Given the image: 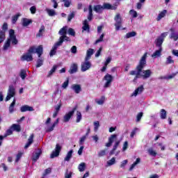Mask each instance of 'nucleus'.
<instances>
[{
    "instance_id": "7",
    "label": "nucleus",
    "mask_w": 178,
    "mask_h": 178,
    "mask_svg": "<svg viewBox=\"0 0 178 178\" xmlns=\"http://www.w3.org/2000/svg\"><path fill=\"white\" fill-rule=\"evenodd\" d=\"M104 80L106 81L104 86V88H109V86L112 84V81H113V76L109 74H106L104 77Z\"/></svg>"
},
{
    "instance_id": "56",
    "label": "nucleus",
    "mask_w": 178,
    "mask_h": 178,
    "mask_svg": "<svg viewBox=\"0 0 178 178\" xmlns=\"http://www.w3.org/2000/svg\"><path fill=\"white\" fill-rule=\"evenodd\" d=\"M116 137H118V135H116V134L111 135L108 138V142L111 143V144H113V141H114L115 138H116Z\"/></svg>"
},
{
    "instance_id": "21",
    "label": "nucleus",
    "mask_w": 178,
    "mask_h": 178,
    "mask_svg": "<svg viewBox=\"0 0 178 178\" xmlns=\"http://www.w3.org/2000/svg\"><path fill=\"white\" fill-rule=\"evenodd\" d=\"M42 154V151H41L40 149H38V152L33 154L32 156L33 161H34L35 162H37V161H38Z\"/></svg>"
},
{
    "instance_id": "30",
    "label": "nucleus",
    "mask_w": 178,
    "mask_h": 178,
    "mask_svg": "<svg viewBox=\"0 0 178 178\" xmlns=\"http://www.w3.org/2000/svg\"><path fill=\"white\" fill-rule=\"evenodd\" d=\"M93 10H95L96 13H102V10H104V8L101 5H96L94 6Z\"/></svg>"
},
{
    "instance_id": "48",
    "label": "nucleus",
    "mask_w": 178,
    "mask_h": 178,
    "mask_svg": "<svg viewBox=\"0 0 178 178\" xmlns=\"http://www.w3.org/2000/svg\"><path fill=\"white\" fill-rule=\"evenodd\" d=\"M116 163V159L113 157L111 160L107 161L108 166H112V165H115Z\"/></svg>"
},
{
    "instance_id": "36",
    "label": "nucleus",
    "mask_w": 178,
    "mask_h": 178,
    "mask_svg": "<svg viewBox=\"0 0 178 178\" xmlns=\"http://www.w3.org/2000/svg\"><path fill=\"white\" fill-rule=\"evenodd\" d=\"M31 23H32L31 19H26V18H24L22 19V26L24 27H27V26H29V24H31Z\"/></svg>"
},
{
    "instance_id": "34",
    "label": "nucleus",
    "mask_w": 178,
    "mask_h": 178,
    "mask_svg": "<svg viewBox=\"0 0 178 178\" xmlns=\"http://www.w3.org/2000/svg\"><path fill=\"white\" fill-rule=\"evenodd\" d=\"M147 152H148V154H149V155H150L151 156H156V155H157V152H156V151H155L154 149V148L153 147H149L148 149H147Z\"/></svg>"
},
{
    "instance_id": "19",
    "label": "nucleus",
    "mask_w": 178,
    "mask_h": 178,
    "mask_svg": "<svg viewBox=\"0 0 178 178\" xmlns=\"http://www.w3.org/2000/svg\"><path fill=\"white\" fill-rule=\"evenodd\" d=\"M82 31H86L87 33H90V25L88 24V21L85 19L83 22Z\"/></svg>"
},
{
    "instance_id": "49",
    "label": "nucleus",
    "mask_w": 178,
    "mask_h": 178,
    "mask_svg": "<svg viewBox=\"0 0 178 178\" xmlns=\"http://www.w3.org/2000/svg\"><path fill=\"white\" fill-rule=\"evenodd\" d=\"M105 37V33H102L99 38L97 39L95 42V44L97 45V44H99V42H103L104 41V38Z\"/></svg>"
},
{
    "instance_id": "45",
    "label": "nucleus",
    "mask_w": 178,
    "mask_h": 178,
    "mask_svg": "<svg viewBox=\"0 0 178 178\" xmlns=\"http://www.w3.org/2000/svg\"><path fill=\"white\" fill-rule=\"evenodd\" d=\"M57 69H58V65H54L52 69L49 72V74L47 77H49V76H52V74L55 73Z\"/></svg>"
},
{
    "instance_id": "39",
    "label": "nucleus",
    "mask_w": 178,
    "mask_h": 178,
    "mask_svg": "<svg viewBox=\"0 0 178 178\" xmlns=\"http://www.w3.org/2000/svg\"><path fill=\"white\" fill-rule=\"evenodd\" d=\"M137 35V33L135 31L129 32L126 34L125 38H131V37H136Z\"/></svg>"
},
{
    "instance_id": "18",
    "label": "nucleus",
    "mask_w": 178,
    "mask_h": 178,
    "mask_svg": "<svg viewBox=\"0 0 178 178\" xmlns=\"http://www.w3.org/2000/svg\"><path fill=\"white\" fill-rule=\"evenodd\" d=\"M33 143H34V134H31V136L28 138V142L26 143L24 149H27V148H29V147H30V145H31Z\"/></svg>"
},
{
    "instance_id": "5",
    "label": "nucleus",
    "mask_w": 178,
    "mask_h": 178,
    "mask_svg": "<svg viewBox=\"0 0 178 178\" xmlns=\"http://www.w3.org/2000/svg\"><path fill=\"white\" fill-rule=\"evenodd\" d=\"M168 35V32H165L161 34V35L157 38L155 40L156 47L158 48H162V44H163V41L165 40V37Z\"/></svg>"
},
{
    "instance_id": "4",
    "label": "nucleus",
    "mask_w": 178,
    "mask_h": 178,
    "mask_svg": "<svg viewBox=\"0 0 178 178\" xmlns=\"http://www.w3.org/2000/svg\"><path fill=\"white\" fill-rule=\"evenodd\" d=\"M16 95V88H15V86L13 85H10L8 87V94L6 97V102H8V101H10L11 98H13Z\"/></svg>"
},
{
    "instance_id": "64",
    "label": "nucleus",
    "mask_w": 178,
    "mask_h": 178,
    "mask_svg": "<svg viewBox=\"0 0 178 178\" xmlns=\"http://www.w3.org/2000/svg\"><path fill=\"white\" fill-rule=\"evenodd\" d=\"M75 14L74 12L71 13L67 17L68 22H72V19L74 18Z\"/></svg>"
},
{
    "instance_id": "16",
    "label": "nucleus",
    "mask_w": 178,
    "mask_h": 178,
    "mask_svg": "<svg viewBox=\"0 0 178 178\" xmlns=\"http://www.w3.org/2000/svg\"><path fill=\"white\" fill-rule=\"evenodd\" d=\"M170 31H171L170 38H171V40H174L175 41H177L178 40V32H176V31H175V29L173 28H171L170 29Z\"/></svg>"
},
{
    "instance_id": "59",
    "label": "nucleus",
    "mask_w": 178,
    "mask_h": 178,
    "mask_svg": "<svg viewBox=\"0 0 178 178\" xmlns=\"http://www.w3.org/2000/svg\"><path fill=\"white\" fill-rule=\"evenodd\" d=\"M94 126H95V128H94L95 131H98V129H99V121H95L94 122Z\"/></svg>"
},
{
    "instance_id": "27",
    "label": "nucleus",
    "mask_w": 178,
    "mask_h": 178,
    "mask_svg": "<svg viewBox=\"0 0 178 178\" xmlns=\"http://www.w3.org/2000/svg\"><path fill=\"white\" fill-rule=\"evenodd\" d=\"M15 105H16V98H14L13 102L10 104V106L8 108L10 113H13V112H15Z\"/></svg>"
},
{
    "instance_id": "24",
    "label": "nucleus",
    "mask_w": 178,
    "mask_h": 178,
    "mask_svg": "<svg viewBox=\"0 0 178 178\" xmlns=\"http://www.w3.org/2000/svg\"><path fill=\"white\" fill-rule=\"evenodd\" d=\"M72 156H73V149H71L67 153V155L64 159L65 162H70Z\"/></svg>"
},
{
    "instance_id": "51",
    "label": "nucleus",
    "mask_w": 178,
    "mask_h": 178,
    "mask_svg": "<svg viewBox=\"0 0 178 178\" xmlns=\"http://www.w3.org/2000/svg\"><path fill=\"white\" fill-rule=\"evenodd\" d=\"M106 151H108V149H104L103 150H101L99 153H98V156L99 158H101V156H105V155H106Z\"/></svg>"
},
{
    "instance_id": "37",
    "label": "nucleus",
    "mask_w": 178,
    "mask_h": 178,
    "mask_svg": "<svg viewBox=\"0 0 178 178\" xmlns=\"http://www.w3.org/2000/svg\"><path fill=\"white\" fill-rule=\"evenodd\" d=\"M11 129L13 130H14L15 131H21V129H20V125L19 124H13L12 126H11Z\"/></svg>"
},
{
    "instance_id": "20",
    "label": "nucleus",
    "mask_w": 178,
    "mask_h": 178,
    "mask_svg": "<svg viewBox=\"0 0 178 178\" xmlns=\"http://www.w3.org/2000/svg\"><path fill=\"white\" fill-rule=\"evenodd\" d=\"M143 91H144V86H140L134 90L131 95V97H137V95H138V94H141Z\"/></svg>"
},
{
    "instance_id": "10",
    "label": "nucleus",
    "mask_w": 178,
    "mask_h": 178,
    "mask_svg": "<svg viewBox=\"0 0 178 178\" xmlns=\"http://www.w3.org/2000/svg\"><path fill=\"white\" fill-rule=\"evenodd\" d=\"M60 151H62V146L59 145V144H56L54 151H53L50 155V158L51 159H54V158H56L59 156V154H60Z\"/></svg>"
},
{
    "instance_id": "55",
    "label": "nucleus",
    "mask_w": 178,
    "mask_h": 178,
    "mask_svg": "<svg viewBox=\"0 0 178 178\" xmlns=\"http://www.w3.org/2000/svg\"><path fill=\"white\" fill-rule=\"evenodd\" d=\"M61 106H62V101L60 100L58 104L55 106V111L59 112V111H60Z\"/></svg>"
},
{
    "instance_id": "12",
    "label": "nucleus",
    "mask_w": 178,
    "mask_h": 178,
    "mask_svg": "<svg viewBox=\"0 0 178 178\" xmlns=\"http://www.w3.org/2000/svg\"><path fill=\"white\" fill-rule=\"evenodd\" d=\"M141 72L142 74H140V76L143 79V80L149 79L152 74V71H151V70H142Z\"/></svg>"
},
{
    "instance_id": "13",
    "label": "nucleus",
    "mask_w": 178,
    "mask_h": 178,
    "mask_svg": "<svg viewBox=\"0 0 178 178\" xmlns=\"http://www.w3.org/2000/svg\"><path fill=\"white\" fill-rule=\"evenodd\" d=\"M62 40L60 39V41H58L54 44V45L52 47V49L51 50L49 55L50 56H54V55H56V49H58V47H60L62 45Z\"/></svg>"
},
{
    "instance_id": "61",
    "label": "nucleus",
    "mask_w": 178,
    "mask_h": 178,
    "mask_svg": "<svg viewBox=\"0 0 178 178\" xmlns=\"http://www.w3.org/2000/svg\"><path fill=\"white\" fill-rule=\"evenodd\" d=\"M129 161L127 160H124L122 161L120 167L122 168V169H124V167L126 166V165H127Z\"/></svg>"
},
{
    "instance_id": "38",
    "label": "nucleus",
    "mask_w": 178,
    "mask_h": 178,
    "mask_svg": "<svg viewBox=\"0 0 178 178\" xmlns=\"http://www.w3.org/2000/svg\"><path fill=\"white\" fill-rule=\"evenodd\" d=\"M166 10H163L161 13L159 14L158 17H157V22H159V20H161V19H162L163 17H165V15H166Z\"/></svg>"
},
{
    "instance_id": "22",
    "label": "nucleus",
    "mask_w": 178,
    "mask_h": 178,
    "mask_svg": "<svg viewBox=\"0 0 178 178\" xmlns=\"http://www.w3.org/2000/svg\"><path fill=\"white\" fill-rule=\"evenodd\" d=\"M120 144V140H118L115 143V144L113 147V149L109 152L110 156L115 154V151H116V149H118V147H119Z\"/></svg>"
},
{
    "instance_id": "47",
    "label": "nucleus",
    "mask_w": 178,
    "mask_h": 178,
    "mask_svg": "<svg viewBox=\"0 0 178 178\" xmlns=\"http://www.w3.org/2000/svg\"><path fill=\"white\" fill-rule=\"evenodd\" d=\"M82 119L81 113L80 111H76V123H80Z\"/></svg>"
},
{
    "instance_id": "6",
    "label": "nucleus",
    "mask_w": 178,
    "mask_h": 178,
    "mask_svg": "<svg viewBox=\"0 0 178 178\" xmlns=\"http://www.w3.org/2000/svg\"><path fill=\"white\" fill-rule=\"evenodd\" d=\"M76 111H77V106H75L71 111L68 112L64 115L63 122L65 123H67V122H69V120H70L72 118V116L74 115V112H76Z\"/></svg>"
},
{
    "instance_id": "1",
    "label": "nucleus",
    "mask_w": 178,
    "mask_h": 178,
    "mask_svg": "<svg viewBox=\"0 0 178 178\" xmlns=\"http://www.w3.org/2000/svg\"><path fill=\"white\" fill-rule=\"evenodd\" d=\"M42 45L38 46V47L36 49L35 47H31L28 50L27 53L22 55V56L21 57V60H22V62H24V60H26V62H31V60H33V55L31 54H38V58H41V55H42Z\"/></svg>"
},
{
    "instance_id": "14",
    "label": "nucleus",
    "mask_w": 178,
    "mask_h": 178,
    "mask_svg": "<svg viewBox=\"0 0 178 178\" xmlns=\"http://www.w3.org/2000/svg\"><path fill=\"white\" fill-rule=\"evenodd\" d=\"M71 90H72L75 94H80V92H81V85L72 84L71 86Z\"/></svg>"
},
{
    "instance_id": "60",
    "label": "nucleus",
    "mask_w": 178,
    "mask_h": 178,
    "mask_svg": "<svg viewBox=\"0 0 178 178\" xmlns=\"http://www.w3.org/2000/svg\"><path fill=\"white\" fill-rule=\"evenodd\" d=\"M68 34L70 35H72V37H74V35H76V32L74 31V29L70 28L68 29Z\"/></svg>"
},
{
    "instance_id": "57",
    "label": "nucleus",
    "mask_w": 178,
    "mask_h": 178,
    "mask_svg": "<svg viewBox=\"0 0 178 178\" xmlns=\"http://www.w3.org/2000/svg\"><path fill=\"white\" fill-rule=\"evenodd\" d=\"M143 115H144L143 113V112H140V113L137 114V115H136V122H137V123H138V122H140L141 120V118H143Z\"/></svg>"
},
{
    "instance_id": "58",
    "label": "nucleus",
    "mask_w": 178,
    "mask_h": 178,
    "mask_svg": "<svg viewBox=\"0 0 178 178\" xmlns=\"http://www.w3.org/2000/svg\"><path fill=\"white\" fill-rule=\"evenodd\" d=\"M87 139V136H83L80 138L79 140V145H83V144H84V142L86 141V140Z\"/></svg>"
},
{
    "instance_id": "62",
    "label": "nucleus",
    "mask_w": 178,
    "mask_h": 178,
    "mask_svg": "<svg viewBox=\"0 0 178 178\" xmlns=\"http://www.w3.org/2000/svg\"><path fill=\"white\" fill-rule=\"evenodd\" d=\"M51 172H52V170L51 168H47L44 170V172L42 175L43 177H45V176H47V175H49V173H51Z\"/></svg>"
},
{
    "instance_id": "33",
    "label": "nucleus",
    "mask_w": 178,
    "mask_h": 178,
    "mask_svg": "<svg viewBox=\"0 0 178 178\" xmlns=\"http://www.w3.org/2000/svg\"><path fill=\"white\" fill-rule=\"evenodd\" d=\"M140 162L141 159L140 158H137L136 161L129 168V171L131 172V170H133L134 168H136V166H137V165H138V163H140Z\"/></svg>"
},
{
    "instance_id": "25",
    "label": "nucleus",
    "mask_w": 178,
    "mask_h": 178,
    "mask_svg": "<svg viewBox=\"0 0 178 178\" xmlns=\"http://www.w3.org/2000/svg\"><path fill=\"white\" fill-rule=\"evenodd\" d=\"M11 134H13V131L12 129V127H10V129H9L6 131V133L5 134V135L3 136H0V141H2V140H3V138H6V137L8 136H11Z\"/></svg>"
},
{
    "instance_id": "29",
    "label": "nucleus",
    "mask_w": 178,
    "mask_h": 178,
    "mask_svg": "<svg viewBox=\"0 0 178 178\" xmlns=\"http://www.w3.org/2000/svg\"><path fill=\"white\" fill-rule=\"evenodd\" d=\"M93 54H94V49H88L85 59L86 60L88 59V60H90V59H91V56H92Z\"/></svg>"
},
{
    "instance_id": "54",
    "label": "nucleus",
    "mask_w": 178,
    "mask_h": 178,
    "mask_svg": "<svg viewBox=\"0 0 178 178\" xmlns=\"http://www.w3.org/2000/svg\"><path fill=\"white\" fill-rule=\"evenodd\" d=\"M171 63H175V60L172 59V56H168L166 59L165 64L166 65H170Z\"/></svg>"
},
{
    "instance_id": "26",
    "label": "nucleus",
    "mask_w": 178,
    "mask_h": 178,
    "mask_svg": "<svg viewBox=\"0 0 178 178\" xmlns=\"http://www.w3.org/2000/svg\"><path fill=\"white\" fill-rule=\"evenodd\" d=\"M78 67H79L77 66V64H76V63L72 64L69 70V73L70 74H73L74 73H76L77 72Z\"/></svg>"
},
{
    "instance_id": "23",
    "label": "nucleus",
    "mask_w": 178,
    "mask_h": 178,
    "mask_svg": "<svg viewBox=\"0 0 178 178\" xmlns=\"http://www.w3.org/2000/svg\"><path fill=\"white\" fill-rule=\"evenodd\" d=\"M162 55V48L160 47L159 48L158 50H156L152 55V58H154V59L156 58H159V56H161Z\"/></svg>"
},
{
    "instance_id": "15",
    "label": "nucleus",
    "mask_w": 178,
    "mask_h": 178,
    "mask_svg": "<svg viewBox=\"0 0 178 178\" xmlns=\"http://www.w3.org/2000/svg\"><path fill=\"white\" fill-rule=\"evenodd\" d=\"M58 123H59V118H57L51 127H47L46 133H51V131H54V129Z\"/></svg>"
},
{
    "instance_id": "17",
    "label": "nucleus",
    "mask_w": 178,
    "mask_h": 178,
    "mask_svg": "<svg viewBox=\"0 0 178 178\" xmlns=\"http://www.w3.org/2000/svg\"><path fill=\"white\" fill-rule=\"evenodd\" d=\"M21 112H33L34 108L29 105H24L20 108Z\"/></svg>"
},
{
    "instance_id": "43",
    "label": "nucleus",
    "mask_w": 178,
    "mask_h": 178,
    "mask_svg": "<svg viewBox=\"0 0 178 178\" xmlns=\"http://www.w3.org/2000/svg\"><path fill=\"white\" fill-rule=\"evenodd\" d=\"M78 169L79 172H84L86 170V163H81L79 165Z\"/></svg>"
},
{
    "instance_id": "41",
    "label": "nucleus",
    "mask_w": 178,
    "mask_h": 178,
    "mask_svg": "<svg viewBox=\"0 0 178 178\" xmlns=\"http://www.w3.org/2000/svg\"><path fill=\"white\" fill-rule=\"evenodd\" d=\"M19 76L22 80H24L27 77V72L24 70H22L19 73Z\"/></svg>"
},
{
    "instance_id": "52",
    "label": "nucleus",
    "mask_w": 178,
    "mask_h": 178,
    "mask_svg": "<svg viewBox=\"0 0 178 178\" xmlns=\"http://www.w3.org/2000/svg\"><path fill=\"white\" fill-rule=\"evenodd\" d=\"M19 17H20V14H17V15H14L12 17V23H13V24H15L16 23V22H17V19H19Z\"/></svg>"
},
{
    "instance_id": "31",
    "label": "nucleus",
    "mask_w": 178,
    "mask_h": 178,
    "mask_svg": "<svg viewBox=\"0 0 178 178\" xmlns=\"http://www.w3.org/2000/svg\"><path fill=\"white\" fill-rule=\"evenodd\" d=\"M103 10L104 9H111V10H115V9H116V7L115 6H112L110 3H104L103 4Z\"/></svg>"
},
{
    "instance_id": "50",
    "label": "nucleus",
    "mask_w": 178,
    "mask_h": 178,
    "mask_svg": "<svg viewBox=\"0 0 178 178\" xmlns=\"http://www.w3.org/2000/svg\"><path fill=\"white\" fill-rule=\"evenodd\" d=\"M10 47V40L8 39L3 46L4 51H6V49H8V48H9Z\"/></svg>"
},
{
    "instance_id": "9",
    "label": "nucleus",
    "mask_w": 178,
    "mask_h": 178,
    "mask_svg": "<svg viewBox=\"0 0 178 178\" xmlns=\"http://www.w3.org/2000/svg\"><path fill=\"white\" fill-rule=\"evenodd\" d=\"M91 69V62L89 60L85 58V61L81 63V72H87Z\"/></svg>"
},
{
    "instance_id": "44",
    "label": "nucleus",
    "mask_w": 178,
    "mask_h": 178,
    "mask_svg": "<svg viewBox=\"0 0 178 178\" xmlns=\"http://www.w3.org/2000/svg\"><path fill=\"white\" fill-rule=\"evenodd\" d=\"M44 63V59L40 57L37 60L36 67H41Z\"/></svg>"
},
{
    "instance_id": "35",
    "label": "nucleus",
    "mask_w": 178,
    "mask_h": 178,
    "mask_svg": "<svg viewBox=\"0 0 178 178\" xmlns=\"http://www.w3.org/2000/svg\"><path fill=\"white\" fill-rule=\"evenodd\" d=\"M89 14L88 15V20L91 22L92 20V6L90 5L88 7Z\"/></svg>"
},
{
    "instance_id": "3",
    "label": "nucleus",
    "mask_w": 178,
    "mask_h": 178,
    "mask_svg": "<svg viewBox=\"0 0 178 178\" xmlns=\"http://www.w3.org/2000/svg\"><path fill=\"white\" fill-rule=\"evenodd\" d=\"M58 34L61 35L60 38L58 39V41H60V40L63 41L62 44H63V42L65 41H70L69 39V37L66 35L67 34V26L63 27L59 31Z\"/></svg>"
},
{
    "instance_id": "8",
    "label": "nucleus",
    "mask_w": 178,
    "mask_h": 178,
    "mask_svg": "<svg viewBox=\"0 0 178 178\" xmlns=\"http://www.w3.org/2000/svg\"><path fill=\"white\" fill-rule=\"evenodd\" d=\"M114 20L115 22V30L119 31V30L122 29V17L120 16V14H117L114 18Z\"/></svg>"
},
{
    "instance_id": "63",
    "label": "nucleus",
    "mask_w": 178,
    "mask_h": 178,
    "mask_svg": "<svg viewBox=\"0 0 178 178\" xmlns=\"http://www.w3.org/2000/svg\"><path fill=\"white\" fill-rule=\"evenodd\" d=\"M129 14L134 18L137 17V12L134 10H131Z\"/></svg>"
},
{
    "instance_id": "53",
    "label": "nucleus",
    "mask_w": 178,
    "mask_h": 178,
    "mask_svg": "<svg viewBox=\"0 0 178 178\" xmlns=\"http://www.w3.org/2000/svg\"><path fill=\"white\" fill-rule=\"evenodd\" d=\"M161 119H165L166 118V111L165 109H161L160 113Z\"/></svg>"
},
{
    "instance_id": "11",
    "label": "nucleus",
    "mask_w": 178,
    "mask_h": 178,
    "mask_svg": "<svg viewBox=\"0 0 178 178\" xmlns=\"http://www.w3.org/2000/svg\"><path fill=\"white\" fill-rule=\"evenodd\" d=\"M9 37L10 38L8 40H10V42L11 41L12 44H13V45H17V42H19L17 41V39L16 38V35H15V30L13 29H10L9 31Z\"/></svg>"
},
{
    "instance_id": "2",
    "label": "nucleus",
    "mask_w": 178,
    "mask_h": 178,
    "mask_svg": "<svg viewBox=\"0 0 178 178\" xmlns=\"http://www.w3.org/2000/svg\"><path fill=\"white\" fill-rule=\"evenodd\" d=\"M147 55H148V53L144 54V55L140 58L138 65L136 66V70H138V74L133 80L134 83H136V81H137V79L140 77L141 72H143V69H144V67L147 66Z\"/></svg>"
},
{
    "instance_id": "28",
    "label": "nucleus",
    "mask_w": 178,
    "mask_h": 178,
    "mask_svg": "<svg viewBox=\"0 0 178 178\" xmlns=\"http://www.w3.org/2000/svg\"><path fill=\"white\" fill-rule=\"evenodd\" d=\"M45 33V26L42 25L38 33L36 34L37 38H40V37H42V35Z\"/></svg>"
},
{
    "instance_id": "32",
    "label": "nucleus",
    "mask_w": 178,
    "mask_h": 178,
    "mask_svg": "<svg viewBox=\"0 0 178 178\" xmlns=\"http://www.w3.org/2000/svg\"><path fill=\"white\" fill-rule=\"evenodd\" d=\"M95 102L97 105H104L105 102V96H102L100 99H95Z\"/></svg>"
},
{
    "instance_id": "46",
    "label": "nucleus",
    "mask_w": 178,
    "mask_h": 178,
    "mask_svg": "<svg viewBox=\"0 0 178 178\" xmlns=\"http://www.w3.org/2000/svg\"><path fill=\"white\" fill-rule=\"evenodd\" d=\"M5 41V31H0V44Z\"/></svg>"
},
{
    "instance_id": "40",
    "label": "nucleus",
    "mask_w": 178,
    "mask_h": 178,
    "mask_svg": "<svg viewBox=\"0 0 178 178\" xmlns=\"http://www.w3.org/2000/svg\"><path fill=\"white\" fill-rule=\"evenodd\" d=\"M52 99L53 101L55 102V99H58L59 98V88H57L56 90L54 92L53 95H52Z\"/></svg>"
},
{
    "instance_id": "42",
    "label": "nucleus",
    "mask_w": 178,
    "mask_h": 178,
    "mask_svg": "<svg viewBox=\"0 0 178 178\" xmlns=\"http://www.w3.org/2000/svg\"><path fill=\"white\" fill-rule=\"evenodd\" d=\"M46 12L47 13L49 16H51V17L55 16V15H56V13L55 12V10L47 8Z\"/></svg>"
}]
</instances>
